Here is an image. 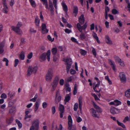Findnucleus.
<instances>
[{
    "mask_svg": "<svg viewBox=\"0 0 130 130\" xmlns=\"http://www.w3.org/2000/svg\"><path fill=\"white\" fill-rule=\"evenodd\" d=\"M40 22V20L39 19V18L37 17L35 19V23L36 25L37 26H39Z\"/></svg>",
    "mask_w": 130,
    "mask_h": 130,
    "instance_id": "32",
    "label": "nucleus"
},
{
    "mask_svg": "<svg viewBox=\"0 0 130 130\" xmlns=\"http://www.w3.org/2000/svg\"><path fill=\"white\" fill-rule=\"evenodd\" d=\"M79 101V107L80 110H81L82 108V97H80L78 99Z\"/></svg>",
    "mask_w": 130,
    "mask_h": 130,
    "instance_id": "19",
    "label": "nucleus"
},
{
    "mask_svg": "<svg viewBox=\"0 0 130 130\" xmlns=\"http://www.w3.org/2000/svg\"><path fill=\"white\" fill-rule=\"evenodd\" d=\"M90 112L92 116L94 117L99 118V115L96 113V111L93 108L90 109Z\"/></svg>",
    "mask_w": 130,
    "mask_h": 130,
    "instance_id": "10",
    "label": "nucleus"
},
{
    "mask_svg": "<svg viewBox=\"0 0 130 130\" xmlns=\"http://www.w3.org/2000/svg\"><path fill=\"white\" fill-rule=\"evenodd\" d=\"M47 104L46 102H44L42 104V107L43 108L45 109L47 106Z\"/></svg>",
    "mask_w": 130,
    "mask_h": 130,
    "instance_id": "56",
    "label": "nucleus"
},
{
    "mask_svg": "<svg viewBox=\"0 0 130 130\" xmlns=\"http://www.w3.org/2000/svg\"><path fill=\"white\" fill-rule=\"evenodd\" d=\"M114 58L115 60L116 61L118 62V63L121 60V58L117 56H114Z\"/></svg>",
    "mask_w": 130,
    "mask_h": 130,
    "instance_id": "39",
    "label": "nucleus"
},
{
    "mask_svg": "<svg viewBox=\"0 0 130 130\" xmlns=\"http://www.w3.org/2000/svg\"><path fill=\"white\" fill-rule=\"evenodd\" d=\"M15 121L19 127L20 128H21L22 126V124L20 121L18 119H16Z\"/></svg>",
    "mask_w": 130,
    "mask_h": 130,
    "instance_id": "30",
    "label": "nucleus"
},
{
    "mask_svg": "<svg viewBox=\"0 0 130 130\" xmlns=\"http://www.w3.org/2000/svg\"><path fill=\"white\" fill-rule=\"evenodd\" d=\"M25 53L24 52H22L20 55L19 58L22 60H24L25 58Z\"/></svg>",
    "mask_w": 130,
    "mask_h": 130,
    "instance_id": "22",
    "label": "nucleus"
},
{
    "mask_svg": "<svg viewBox=\"0 0 130 130\" xmlns=\"http://www.w3.org/2000/svg\"><path fill=\"white\" fill-rule=\"evenodd\" d=\"M31 5L33 7H35L36 6L35 2L33 0H30Z\"/></svg>",
    "mask_w": 130,
    "mask_h": 130,
    "instance_id": "45",
    "label": "nucleus"
},
{
    "mask_svg": "<svg viewBox=\"0 0 130 130\" xmlns=\"http://www.w3.org/2000/svg\"><path fill=\"white\" fill-rule=\"evenodd\" d=\"M78 107V104L77 103H75L74 106V110L75 111H76L77 110V109Z\"/></svg>",
    "mask_w": 130,
    "mask_h": 130,
    "instance_id": "47",
    "label": "nucleus"
},
{
    "mask_svg": "<svg viewBox=\"0 0 130 130\" xmlns=\"http://www.w3.org/2000/svg\"><path fill=\"white\" fill-rule=\"evenodd\" d=\"M58 83V80L57 81L54 80L52 84L51 85L52 87L51 91H54L56 89V87Z\"/></svg>",
    "mask_w": 130,
    "mask_h": 130,
    "instance_id": "9",
    "label": "nucleus"
},
{
    "mask_svg": "<svg viewBox=\"0 0 130 130\" xmlns=\"http://www.w3.org/2000/svg\"><path fill=\"white\" fill-rule=\"evenodd\" d=\"M78 21L80 23L83 24L84 23L85 19L84 18V15H82L79 18Z\"/></svg>",
    "mask_w": 130,
    "mask_h": 130,
    "instance_id": "17",
    "label": "nucleus"
},
{
    "mask_svg": "<svg viewBox=\"0 0 130 130\" xmlns=\"http://www.w3.org/2000/svg\"><path fill=\"white\" fill-rule=\"evenodd\" d=\"M3 61L4 62H5L6 66H8L9 61L7 58H4L3 59Z\"/></svg>",
    "mask_w": 130,
    "mask_h": 130,
    "instance_id": "35",
    "label": "nucleus"
},
{
    "mask_svg": "<svg viewBox=\"0 0 130 130\" xmlns=\"http://www.w3.org/2000/svg\"><path fill=\"white\" fill-rule=\"evenodd\" d=\"M80 37L82 40H83L85 38V35L83 33H81L80 35Z\"/></svg>",
    "mask_w": 130,
    "mask_h": 130,
    "instance_id": "59",
    "label": "nucleus"
},
{
    "mask_svg": "<svg viewBox=\"0 0 130 130\" xmlns=\"http://www.w3.org/2000/svg\"><path fill=\"white\" fill-rule=\"evenodd\" d=\"M77 85L76 84L74 85V89L73 92V94L74 95H75L77 93Z\"/></svg>",
    "mask_w": 130,
    "mask_h": 130,
    "instance_id": "38",
    "label": "nucleus"
},
{
    "mask_svg": "<svg viewBox=\"0 0 130 130\" xmlns=\"http://www.w3.org/2000/svg\"><path fill=\"white\" fill-rule=\"evenodd\" d=\"M62 60L65 62V64L67 65V72L68 73L72 66V62L71 59L70 58H64Z\"/></svg>",
    "mask_w": 130,
    "mask_h": 130,
    "instance_id": "4",
    "label": "nucleus"
},
{
    "mask_svg": "<svg viewBox=\"0 0 130 130\" xmlns=\"http://www.w3.org/2000/svg\"><path fill=\"white\" fill-rule=\"evenodd\" d=\"M116 121L119 125L121 126L124 128H126V126L124 124L120 122L118 120H117Z\"/></svg>",
    "mask_w": 130,
    "mask_h": 130,
    "instance_id": "28",
    "label": "nucleus"
},
{
    "mask_svg": "<svg viewBox=\"0 0 130 130\" xmlns=\"http://www.w3.org/2000/svg\"><path fill=\"white\" fill-rule=\"evenodd\" d=\"M40 105V103L39 102H36L34 105V111L36 112L38 109Z\"/></svg>",
    "mask_w": 130,
    "mask_h": 130,
    "instance_id": "15",
    "label": "nucleus"
},
{
    "mask_svg": "<svg viewBox=\"0 0 130 130\" xmlns=\"http://www.w3.org/2000/svg\"><path fill=\"white\" fill-rule=\"evenodd\" d=\"M74 8L73 12L75 14V16H76L77 14L78 13V7L76 6H74Z\"/></svg>",
    "mask_w": 130,
    "mask_h": 130,
    "instance_id": "27",
    "label": "nucleus"
},
{
    "mask_svg": "<svg viewBox=\"0 0 130 130\" xmlns=\"http://www.w3.org/2000/svg\"><path fill=\"white\" fill-rule=\"evenodd\" d=\"M118 63L121 67H124L125 66V64L124 61L122 60Z\"/></svg>",
    "mask_w": 130,
    "mask_h": 130,
    "instance_id": "41",
    "label": "nucleus"
},
{
    "mask_svg": "<svg viewBox=\"0 0 130 130\" xmlns=\"http://www.w3.org/2000/svg\"><path fill=\"white\" fill-rule=\"evenodd\" d=\"M1 98L3 99H6L7 98V95L5 93H3L1 95Z\"/></svg>",
    "mask_w": 130,
    "mask_h": 130,
    "instance_id": "53",
    "label": "nucleus"
},
{
    "mask_svg": "<svg viewBox=\"0 0 130 130\" xmlns=\"http://www.w3.org/2000/svg\"><path fill=\"white\" fill-rule=\"evenodd\" d=\"M129 121V117L128 116H127L124 118L123 121V122L125 123L127 121Z\"/></svg>",
    "mask_w": 130,
    "mask_h": 130,
    "instance_id": "61",
    "label": "nucleus"
},
{
    "mask_svg": "<svg viewBox=\"0 0 130 130\" xmlns=\"http://www.w3.org/2000/svg\"><path fill=\"white\" fill-rule=\"evenodd\" d=\"M90 50L93 55L95 57H96V53L95 49L93 47H92L90 48Z\"/></svg>",
    "mask_w": 130,
    "mask_h": 130,
    "instance_id": "26",
    "label": "nucleus"
},
{
    "mask_svg": "<svg viewBox=\"0 0 130 130\" xmlns=\"http://www.w3.org/2000/svg\"><path fill=\"white\" fill-rule=\"evenodd\" d=\"M52 113L53 114H55V112H56V111L55 107V106H53L52 108Z\"/></svg>",
    "mask_w": 130,
    "mask_h": 130,
    "instance_id": "58",
    "label": "nucleus"
},
{
    "mask_svg": "<svg viewBox=\"0 0 130 130\" xmlns=\"http://www.w3.org/2000/svg\"><path fill=\"white\" fill-rule=\"evenodd\" d=\"M4 46V43L0 42V54H1L4 52L3 47Z\"/></svg>",
    "mask_w": 130,
    "mask_h": 130,
    "instance_id": "23",
    "label": "nucleus"
},
{
    "mask_svg": "<svg viewBox=\"0 0 130 130\" xmlns=\"http://www.w3.org/2000/svg\"><path fill=\"white\" fill-rule=\"evenodd\" d=\"M125 96L127 98L130 97V89L127 90L125 92Z\"/></svg>",
    "mask_w": 130,
    "mask_h": 130,
    "instance_id": "20",
    "label": "nucleus"
},
{
    "mask_svg": "<svg viewBox=\"0 0 130 130\" xmlns=\"http://www.w3.org/2000/svg\"><path fill=\"white\" fill-rule=\"evenodd\" d=\"M29 68H30L31 71L34 73H35L38 69V67L37 66L34 67L29 66Z\"/></svg>",
    "mask_w": 130,
    "mask_h": 130,
    "instance_id": "21",
    "label": "nucleus"
},
{
    "mask_svg": "<svg viewBox=\"0 0 130 130\" xmlns=\"http://www.w3.org/2000/svg\"><path fill=\"white\" fill-rule=\"evenodd\" d=\"M68 129L71 130L72 127V120L71 117V116L70 115L68 116Z\"/></svg>",
    "mask_w": 130,
    "mask_h": 130,
    "instance_id": "12",
    "label": "nucleus"
},
{
    "mask_svg": "<svg viewBox=\"0 0 130 130\" xmlns=\"http://www.w3.org/2000/svg\"><path fill=\"white\" fill-rule=\"evenodd\" d=\"M12 30L19 35L22 34L23 32L22 30L19 28L16 27L12 26L11 27Z\"/></svg>",
    "mask_w": 130,
    "mask_h": 130,
    "instance_id": "6",
    "label": "nucleus"
},
{
    "mask_svg": "<svg viewBox=\"0 0 130 130\" xmlns=\"http://www.w3.org/2000/svg\"><path fill=\"white\" fill-rule=\"evenodd\" d=\"M108 62L111 65L112 67L113 70L115 72H116L117 71V68L114 62L110 59H109Z\"/></svg>",
    "mask_w": 130,
    "mask_h": 130,
    "instance_id": "11",
    "label": "nucleus"
},
{
    "mask_svg": "<svg viewBox=\"0 0 130 130\" xmlns=\"http://www.w3.org/2000/svg\"><path fill=\"white\" fill-rule=\"evenodd\" d=\"M49 9L51 11V13L52 15H53L54 13V8L53 5L49 6Z\"/></svg>",
    "mask_w": 130,
    "mask_h": 130,
    "instance_id": "31",
    "label": "nucleus"
},
{
    "mask_svg": "<svg viewBox=\"0 0 130 130\" xmlns=\"http://www.w3.org/2000/svg\"><path fill=\"white\" fill-rule=\"evenodd\" d=\"M32 72H33L31 71V69L30 68H29V67L28 69L27 75L28 76H30L31 75Z\"/></svg>",
    "mask_w": 130,
    "mask_h": 130,
    "instance_id": "37",
    "label": "nucleus"
},
{
    "mask_svg": "<svg viewBox=\"0 0 130 130\" xmlns=\"http://www.w3.org/2000/svg\"><path fill=\"white\" fill-rule=\"evenodd\" d=\"M70 72L71 74L74 75L76 73V71L73 69H71L70 71Z\"/></svg>",
    "mask_w": 130,
    "mask_h": 130,
    "instance_id": "54",
    "label": "nucleus"
},
{
    "mask_svg": "<svg viewBox=\"0 0 130 130\" xmlns=\"http://www.w3.org/2000/svg\"><path fill=\"white\" fill-rule=\"evenodd\" d=\"M42 32L43 33L46 32L47 33L48 32V30L46 29V26L45 24L43 23L42 25Z\"/></svg>",
    "mask_w": 130,
    "mask_h": 130,
    "instance_id": "14",
    "label": "nucleus"
},
{
    "mask_svg": "<svg viewBox=\"0 0 130 130\" xmlns=\"http://www.w3.org/2000/svg\"><path fill=\"white\" fill-rule=\"evenodd\" d=\"M51 51L53 54L55 55L57 52V50L56 48H53L52 49Z\"/></svg>",
    "mask_w": 130,
    "mask_h": 130,
    "instance_id": "33",
    "label": "nucleus"
},
{
    "mask_svg": "<svg viewBox=\"0 0 130 130\" xmlns=\"http://www.w3.org/2000/svg\"><path fill=\"white\" fill-rule=\"evenodd\" d=\"M19 62V60L18 59H15L14 61L15 64H14V66L15 67L17 66Z\"/></svg>",
    "mask_w": 130,
    "mask_h": 130,
    "instance_id": "62",
    "label": "nucleus"
},
{
    "mask_svg": "<svg viewBox=\"0 0 130 130\" xmlns=\"http://www.w3.org/2000/svg\"><path fill=\"white\" fill-rule=\"evenodd\" d=\"M8 9L7 6L4 7L3 10V12L4 13H8Z\"/></svg>",
    "mask_w": 130,
    "mask_h": 130,
    "instance_id": "40",
    "label": "nucleus"
},
{
    "mask_svg": "<svg viewBox=\"0 0 130 130\" xmlns=\"http://www.w3.org/2000/svg\"><path fill=\"white\" fill-rule=\"evenodd\" d=\"M100 84V83H98L93 87L94 90L95 91L97 92H99L98 90H99V91L100 90L99 88Z\"/></svg>",
    "mask_w": 130,
    "mask_h": 130,
    "instance_id": "16",
    "label": "nucleus"
},
{
    "mask_svg": "<svg viewBox=\"0 0 130 130\" xmlns=\"http://www.w3.org/2000/svg\"><path fill=\"white\" fill-rule=\"evenodd\" d=\"M33 56V53L31 52L28 54L27 55V58L29 59H30L32 58Z\"/></svg>",
    "mask_w": 130,
    "mask_h": 130,
    "instance_id": "46",
    "label": "nucleus"
},
{
    "mask_svg": "<svg viewBox=\"0 0 130 130\" xmlns=\"http://www.w3.org/2000/svg\"><path fill=\"white\" fill-rule=\"evenodd\" d=\"M110 112L113 114H118L120 112L119 109L113 107H112L110 109Z\"/></svg>",
    "mask_w": 130,
    "mask_h": 130,
    "instance_id": "7",
    "label": "nucleus"
},
{
    "mask_svg": "<svg viewBox=\"0 0 130 130\" xmlns=\"http://www.w3.org/2000/svg\"><path fill=\"white\" fill-rule=\"evenodd\" d=\"M51 54V51L48 50L47 52L43 53L40 57V59L41 61H43L47 59L48 61H50V55Z\"/></svg>",
    "mask_w": 130,
    "mask_h": 130,
    "instance_id": "1",
    "label": "nucleus"
},
{
    "mask_svg": "<svg viewBox=\"0 0 130 130\" xmlns=\"http://www.w3.org/2000/svg\"><path fill=\"white\" fill-rule=\"evenodd\" d=\"M112 13L113 14H116L117 13L118 11L115 9H113L112 10Z\"/></svg>",
    "mask_w": 130,
    "mask_h": 130,
    "instance_id": "64",
    "label": "nucleus"
},
{
    "mask_svg": "<svg viewBox=\"0 0 130 130\" xmlns=\"http://www.w3.org/2000/svg\"><path fill=\"white\" fill-rule=\"evenodd\" d=\"M76 121L78 122H80L82 121V119L80 117L76 116Z\"/></svg>",
    "mask_w": 130,
    "mask_h": 130,
    "instance_id": "55",
    "label": "nucleus"
},
{
    "mask_svg": "<svg viewBox=\"0 0 130 130\" xmlns=\"http://www.w3.org/2000/svg\"><path fill=\"white\" fill-rule=\"evenodd\" d=\"M70 96L69 95H67L65 97V101L66 102H68L70 100Z\"/></svg>",
    "mask_w": 130,
    "mask_h": 130,
    "instance_id": "49",
    "label": "nucleus"
},
{
    "mask_svg": "<svg viewBox=\"0 0 130 130\" xmlns=\"http://www.w3.org/2000/svg\"><path fill=\"white\" fill-rule=\"evenodd\" d=\"M43 3V4L45 6L46 8L47 9H49L48 7V2L47 0H41Z\"/></svg>",
    "mask_w": 130,
    "mask_h": 130,
    "instance_id": "25",
    "label": "nucleus"
},
{
    "mask_svg": "<svg viewBox=\"0 0 130 130\" xmlns=\"http://www.w3.org/2000/svg\"><path fill=\"white\" fill-rule=\"evenodd\" d=\"M93 36L94 38L95 39L96 41H99V38L97 37V35L95 33H94L93 35Z\"/></svg>",
    "mask_w": 130,
    "mask_h": 130,
    "instance_id": "60",
    "label": "nucleus"
},
{
    "mask_svg": "<svg viewBox=\"0 0 130 130\" xmlns=\"http://www.w3.org/2000/svg\"><path fill=\"white\" fill-rule=\"evenodd\" d=\"M15 108L14 107H12L10 109L9 112L10 113H14L15 111Z\"/></svg>",
    "mask_w": 130,
    "mask_h": 130,
    "instance_id": "36",
    "label": "nucleus"
},
{
    "mask_svg": "<svg viewBox=\"0 0 130 130\" xmlns=\"http://www.w3.org/2000/svg\"><path fill=\"white\" fill-rule=\"evenodd\" d=\"M80 52L81 55L83 56L85 55L87 53L86 51L82 49L80 50Z\"/></svg>",
    "mask_w": 130,
    "mask_h": 130,
    "instance_id": "43",
    "label": "nucleus"
},
{
    "mask_svg": "<svg viewBox=\"0 0 130 130\" xmlns=\"http://www.w3.org/2000/svg\"><path fill=\"white\" fill-rule=\"evenodd\" d=\"M72 80V76H70L67 79V81L68 82H71Z\"/></svg>",
    "mask_w": 130,
    "mask_h": 130,
    "instance_id": "63",
    "label": "nucleus"
},
{
    "mask_svg": "<svg viewBox=\"0 0 130 130\" xmlns=\"http://www.w3.org/2000/svg\"><path fill=\"white\" fill-rule=\"evenodd\" d=\"M53 61H56L58 59L59 55L58 54L57 55H54Z\"/></svg>",
    "mask_w": 130,
    "mask_h": 130,
    "instance_id": "42",
    "label": "nucleus"
},
{
    "mask_svg": "<svg viewBox=\"0 0 130 130\" xmlns=\"http://www.w3.org/2000/svg\"><path fill=\"white\" fill-rule=\"evenodd\" d=\"M64 80L63 79H60L59 83L61 86H63L64 84Z\"/></svg>",
    "mask_w": 130,
    "mask_h": 130,
    "instance_id": "50",
    "label": "nucleus"
},
{
    "mask_svg": "<svg viewBox=\"0 0 130 130\" xmlns=\"http://www.w3.org/2000/svg\"><path fill=\"white\" fill-rule=\"evenodd\" d=\"M39 121L38 119H35L31 122L32 126L30 127V130H38L39 128Z\"/></svg>",
    "mask_w": 130,
    "mask_h": 130,
    "instance_id": "2",
    "label": "nucleus"
},
{
    "mask_svg": "<svg viewBox=\"0 0 130 130\" xmlns=\"http://www.w3.org/2000/svg\"><path fill=\"white\" fill-rule=\"evenodd\" d=\"M32 110L31 109H26V111H25V115H28V114Z\"/></svg>",
    "mask_w": 130,
    "mask_h": 130,
    "instance_id": "57",
    "label": "nucleus"
},
{
    "mask_svg": "<svg viewBox=\"0 0 130 130\" xmlns=\"http://www.w3.org/2000/svg\"><path fill=\"white\" fill-rule=\"evenodd\" d=\"M61 97L60 96L59 94L57 93L56 95V97L55 100V101L56 103L59 102L61 99Z\"/></svg>",
    "mask_w": 130,
    "mask_h": 130,
    "instance_id": "18",
    "label": "nucleus"
},
{
    "mask_svg": "<svg viewBox=\"0 0 130 130\" xmlns=\"http://www.w3.org/2000/svg\"><path fill=\"white\" fill-rule=\"evenodd\" d=\"M77 28L78 29V30L80 32H82V27L80 25V24L79 23H78L77 24Z\"/></svg>",
    "mask_w": 130,
    "mask_h": 130,
    "instance_id": "48",
    "label": "nucleus"
},
{
    "mask_svg": "<svg viewBox=\"0 0 130 130\" xmlns=\"http://www.w3.org/2000/svg\"><path fill=\"white\" fill-rule=\"evenodd\" d=\"M62 5L63 10L65 12H67L68 11V8L67 6L65 3L63 4Z\"/></svg>",
    "mask_w": 130,
    "mask_h": 130,
    "instance_id": "34",
    "label": "nucleus"
},
{
    "mask_svg": "<svg viewBox=\"0 0 130 130\" xmlns=\"http://www.w3.org/2000/svg\"><path fill=\"white\" fill-rule=\"evenodd\" d=\"M110 105H114L115 106H117L121 104V102L120 101L117 100L113 102H110Z\"/></svg>",
    "mask_w": 130,
    "mask_h": 130,
    "instance_id": "13",
    "label": "nucleus"
},
{
    "mask_svg": "<svg viewBox=\"0 0 130 130\" xmlns=\"http://www.w3.org/2000/svg\"><path fill=\"white\" fill-rule=\"evenodd\" d=\"M66 87V90L67 91L70 92L71 91V88L69 87L70 85L69 83H66L65 84Z\"/></svg>",
    "mask_w": 130,
    "mask_h": 130,
    "instance_id": "24",
    "label": "nucleus"
},
{
    "mask_svg": "<svg viewBox=\"0 0 130 130\" xmlns=\"http://www.w3.org/2000/svg\"><path fill=\"white\" fill-rule=\"evenodd\" d=\"M92 104L94 107L97 110V112L98 113H101L102 111V110L100 107L98 106L93 102H92Z\"/></svg>",
    "mask_w": 130,
    "mask_h": 130,
    "instance_id": "8",
    "label": "nucleus"
},
{
    "mask_svg": "<svg viewBox=\"0 0 130 130\" xmlns=\"http://www.w3.org/2000/svg\"><path fill=\"white\" fill-rule=\"evenodd\" d=\"M57 0H53L54 6L56 9H57Z\"/></svg>",
    "mask_w": 130,
    "mask_h": 130,
    "instance_id": "51",
    "label": "nucleus"
},
{
    "mask_svg": "<svg viewBox=\"0 0 130 130\" xmlns=\"http://www.w3.org/2000/svg\"><path fill=\"white\" fill-rule=\"evenodd\" d=\"M59 110L61 112H64V108L63 105L61 104L59 105Z\"/></svg>",
    "mask_w": 130,
    "mask_h": 130,
    "instance_id": "29",
    "label": "nucleus"
},
{
    "mask_svg": "<svg viewBox=\"0 0 130 130\" xmlns=\"http://www.w3.org/2000/svg\"><path fill=\"white\" fill-rule=\"evenodd\" d=\"M13 120V118L12 117L8 119L7 120L6 122L7 123L9 124L12 123Z\"/></svg>",
    "mask_w": 130,
    "mask_h": 130,
    "instance_id": "44",
    "label": "nucleus"
},
{
    "mask_svg": "<svg viewBox=\"0 0 130 130\" xmlns=\"http://www.w3.org/2000/svg\"><path fill=\"white\" fill-rule=\"evenodd\" d=\"M54 75V71L52 69H49L48 71L45 76L46 80L48 82H51L52 80Z\"/></svg>",
    "mask_w": 130,
    "mask_h": 130,
    "instance_id": "3",
    "label": "nucleus"
},
{
    "mask_svg": "<svg viewBox=\"0 0 130 130\" xmlns=\"http://www.w3.org/2000/svg\"><path fill=\"white\" fill-rule=\"evenodd\" d=\"M119 76L121 82L124 83H125L126 81V77L125 73L123 72H120L119 74Z\"/></svg>",
    "mask_w": 130,
    "mask_h": 130,
    "instance_id": "5",
    "label": "nucleus"
},
{
    "mask_svg": "<svg viewBox=\"0 0 130 130\" xmlns=\"http://www.w3.org/2000/svg\"><path fill=\"white\" fill-rule=\"evenodd\" d=\"M31 117V115H25L24 119L26 121H28L30 120V119H29V121H27L26 120L27 119V118H30Z\"/></svg>",
    "mask_w": 130,
    "mask_h": 130,
    "instance_id": "52",
    "label": "nucleus"
}]
</instances>
